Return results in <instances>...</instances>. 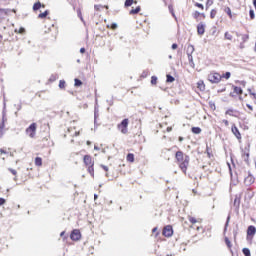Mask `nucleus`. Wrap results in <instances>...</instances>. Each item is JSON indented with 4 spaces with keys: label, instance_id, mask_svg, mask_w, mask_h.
<instances>
[{
    "label": "nucleus",
    "instance_id": "12",
    "mask_svg": "<svg viewBox=\"0 0 256 256\" xmlns=\"http://www.w3.org/2000/svg\"><path fill=\"white\" fill-rule=\"evenodd\" d=\"M244 183L245 185H247V187H249V185H253L255 183V177H253V175H248L244 179Z\"/></svg>",
    "mask_w": 256,
    "mask_h": 256
},
{
    "label": "nucleus",
    "instance_id": "2",
    "mask_svg": "<svg viewBox=\"0 0 256 256\" xmlns=\"http://www.w3.org/2000/svg\"><path fill=\"white\" fill-rule=\"evenodd\" d=\"M83 161L85 167H87L88 173L91 175V177H95V161H93V157H91V155H85Z\"/></svg>",
    "mask_w": 256,
    "mask_h": 256
},
{
    "label": "nucleus",
    "instance_id": "29",
    "mask_svg": "<svg viewBox=\"0 0 256 256\" xmlns=\"http://www.w3.org/2000/svg\"><path fill=\"white\" fill-rule=\"evenodd\" d=\"M47 15H49V10H46L43 13H40L38 15V19H45V18H47Z\"/></svg>",
    "mask_w": 256,
    "mask_h": 256
},
{
    "label": "nucleus",
    "instance_id": "52",
    "mask_svg": "<svg viewBox=\"0 0 256 256\" xmlns=\"http://www.w3.org/2000/svg\"><path fill=\"white\" fill-rule=\"evenodd\" d=\"M5 135V129L0 128V139Z\"/></svg>",
    "mask_w": 256,
    "mask_h": 256
},
{
    "label": "nucleus",
    "instance_id": "37",
    "mask_svg": "<svg viewBox=\"0 0 256 256\" xmlns=\"http://www.w3.org/2000/svg\"><path fill=\"white\" fill-rule=\"evenodd\" d=\"M224 37L228 41H232L233 40V35H231V33H229V32H225Z\"/></svg>",
    "mask_w": 256,
    "mask_h": 256
},
{
    "label": "nucleus",
    "instance_id": "9",
    "mask_svg": "<svg viewBox=\"0 0 256 256\" xmlns=\"http://www.w3.org/2000/svg\"><path fill=\"white\" fill-rule=\"evenodd\" d=\"M194 51H195V47H193V45L189 44L187 46L186 53L188 55V59H189L190 63H193V56L192 55H193Z\"/></svg>",
    "mask_w": 256,
    "mask_h": 256
},
{
    "label": "nucleus",
    "instance_id": "39",
    "mask_svg": "<svg viewBox=\"0 0 256 256\" xmlns=\"http://www.w3.org/2000/svg\"><path fill=\"white\" fill-rule=\"evenodd\" d=\"M224 241H225L228 249H231V247H233V245L231 244V240H229L228 237H225Z\"/></svg>",
    "mask_w": 256,
    "mask_h": 256
},
{
    "label": "nucleus",
    "instance_id": "7",
    "mask_svg": "<svg viewBox=\"0 0 256 256\" xmlns=\"http://www.w3.org/2000/svg\"><path fill=\"white\" fill-rule=\"evenodd\" d=\"M164 237H173V226L167 225L163 229Z\"/></svg>",
    "mask_w": 256,
    "mask_h": 256
},
{
    "label": "nucleus",
    "instance_id": "63",
    "mask_svg": "<svg viewBox=\"0 0 256 256\" xmlns=\"http://www.w3.org/2000/svg\"><path fill=\"white\" fill-rule=\"evenodd\" d=\"M80 53H82V54L85 53V48H81Z\"/></svg>",
    "mask_w": 256,
    "mask_h": 256
},
{
    "label": "nucleus",
    "instance_id": "16",
    "mask_svg": "<svg viewBox=\"0 0 256 256\" xmlns=\"http://www.w3.org/2000/svg\"><path fill=\"white\" fill-rule=\"evenodd\" d=\"M242 159L249 165V150H242Z\"/></svg>",
    "mask_w": 256,
    "mask_h": 256
},
{
    "label": "nucleus",
    "instance_id": "36",
    "mask_svg": "<svg viewBox=\"0 0 256 256\" xmlns=\"http://www.w3.org/2000/svg\"><path fill=\"white\" fill-rule=\"evenodd\" d=\"M74 85L75 87H81V85H83V82L79 80V78H75Z\"/></svg>",
    "mask_w": 256,
    "mask_h": 256
},
{
    "label": "nucleus",
    "instance_id": "14",
    "mask_svg": "<svg viewBox=\"0 0 256 256\" xmlns=\"http://www.w3.org/2000/svg\"><path fill=\"white\" fill-rule=\"evenodd\" d=\"M192 17L195 19V21H199V17H201L202 19H205V13H201L199 11H195L193 14H192Z\"/></svg>",
    "mask_w": 256,
    "mask_h": 256
},
{
    "label": "nucleus",
    "instance_id": "61",
    "mask_svg": "<svg viewBox=\"0 0 256 256\" xmlns=\"http://www.w3.org/2000/svg\"><path fill=\"white\" fill-rule=\"evenodd\" d=\"M250 95H252L254 97V99H256V94L255 92H250Z\"/></svg>",
    "mask_w": 256,
    "mask_h": 256
},
{
    "label": "nucleus",
    "instance_id": "44",
    "mask_svg": "<svg viewBox=\"0 0 256 256\" xmlns=\"http://www.w3.org/2000/svg\"><path fill=\"white\" fill-rule=\"evenodd\" d=\"M195 7H198V9H201L203 11V9H205V7L203 6V4L199 3V2H196L195 4Z\"/></svg>",
    "mask_w": 256,
    "mask_h": 256
},
{
    "label": "nucleus",
    "instance_id": "60",
    "mask_svg": "<svg viewBox=\"0 0 256 256\" xmlns=\"http://www.w3.org/2000/svg\"><path fill=\"white\" fill-rule=\"evenodd\" d=\"M177 47H179L176 43L172 44V49L175 50L177 49Z\"/></svg>",
    "mask_w": 256,
    "mask_h": 256
},
{
    "label": "nucleus",
    "instance_id": "8",
    "mask_svg": "<svg viewBox=\"0 0 256 256\" xmlns=\"http://www.w3.org/2000/svg\"><path fill=\"white\" fill-rule=\"evenodd\" d=\"M70 239H72V241H79V239H81V231L74 229L70 234Z\"/></svg>",
    "mask_w": 256,
    "mask_h": 256
},
{
    "label": "nucleus",
    "instance_id": "19",
    "mask_svg": "<svg viewBox=\"0 0 256 256\" xmlns=\"http://www.w3.org/2000/svg\"><path fill=\"white\" fill-rule=\"evenodd\" d=\"M94 9L95 11L99 12V11H103V9H109L108 5H101V4H96L94 5Z\"/></svg>",
    "mask_w": 256,
    "mask_h": 256
},
{
    "label": "nucleus",
    "instance_id": "17",
    "mask_svg": "<svg viewBox=\"0 0 256 256\" xmlns=\"http://www.w3.org/2000/svg\"><path fill=\"white\" fill-rule=\"evenodd\" d=\"M45 9V4H41L40 1H37L36 3H34L33 5V11H39V9Z\"/></svg>",
    "mask_w": 256,
    "mask_h": 256
},
{
    "label": "nucleus",
    "instance_id": "42",
    "mask_svg": "<svg viewBox=\"0 0 256 256\" xmlns=\"http://www.w3.org/2000/svg\"><path fill=\"white\" fill-rule=\"evenodd\" d=\"M151 85H157V76L151 77Z\"/></svg>",
    "mask_w": 256,
    "mask_h": 256
},
{
    "label": "nucleus",
    "instance_id": "23",
    "mask_svg": "<svg viewBox=\"0 0 256 256\" xmlns=\"http://www.w3.org/2000/svg\"><path fill=\"white\" fill-rule=\"evenodd\" d=\"M141 12V6H137L135 9L130 10V15H137V13Z\"/></svg>",
    "mask_w": 256,
    "mask_h": 256
},
{
    "label": "nucleus",
    "instance_id": "24",
    "mask_svg": "<svg viewBox=\"0 0 256 256\" xmlns=\"http://www.w3.org/2000/svg\"><path fill=\"white\" fill-rule=\"evenodd\" d=\"M133 3L135 5H137V0H126L125 3H124V6L125 7H131V5H133Z\"/></svg>",
    "mask_w": 256,
    "mask_h": 256
},
{
    "label": "nucleus",
    "instance_id": "58",
    "mask_svg": "<svg viewBox=\"0 0 256 256\" xmlns=\"http://www.w3.org/2000/svg\"><path fill=\"white\" fill-rule=\"evenodd\" d=\"M78 17H80V19L83 20V15L81 14V10H78Z\"/></svg>",
    "mask_w": 256,
    "mask_h": 256
},
{
    "label": "nucleus",
    "instance_id": "21",
    "mask_svg": "<svg viewBox=\"0 0 256 256\" xmlns=\"http://www.w3.org/2000/svg\"><path fill=\"white\" fill-rule=\"evenodd\" d=\"M57 79H59V74L55 73V74H52L49 78V83H55V81H57Z\"/></svg>",
    "mask_w": 256,
    "mask_h": 256
},
{
    "label": "nucleus",
    "instance_id": "1",
    "mask_svg": "<svg viewBox=\"0 0 256 256\" xmlns=\"http://www.w3.org/2000/svg\"><path fill=\"white\" fill-rule=\"evenodd\" d=\"M176 160L179 162V168L183 173H187V167H189L190 158L188 155H184L183 151L176 152Z\"/></svg>",
    "mask_w": 256,
    "mask_h": 256
},
{
    "label": "nucleus",
    "instance_id": "57",
    "mask_svg": "<svg viewBox=\"0 0 256 256\" xmlns=\"http://www.w3.org/2000/svg\"><path fill=\"white\" fill-rule=\"evenodd\" d=\"M222 123H224V125L227 127L229 125V120H222Z\"/></svg>",
    "mask_w": 256,
    "mask_h": 256
},
{
    "label": "nucleus",
    "instance_id": "46",
    "mask_svg": "<svg viewBox=\"0 0 256 256\" xmlns=\"http://www.w3.org/2000/svg\"><path fill=\"white\" fill-rule=\"evenodd\" d=\"M8 171L12 173V175H14L15 177H17V170L13 169V168H8Z\"/></svg>",
    "mask_w": 256,
    "mask_h": 256
},
{
    "label": "nucleus",
    "instance_id": "43",
    "mask_svg": "<svg viewBox=\"0 0 256 256\" xmlns=\"http://www.w3.org/2000/svg\"><path fill=\"white\" fill-rule=\"evenodd\" d=\"M59 88L60 89H65V80H60L59 81Z\"/></svg>",
    "mask_w": 256,
    "mask_h": 256
},
{
    "label": "nucleus",
    "instance_id": "38",
    "mask_svg": "<svg viewBox=\"0 0 256 256\" xmlns=\"http://www.w3.org/2000/svg\"><path fill=\"white\" fill-rule=\"evenodd\" d=\"M221 79H231V72H226L221 75Z\"/></svg>",
    "mask_w": 256,
    "mask_h": 256
},
{
    "label": "nucleus",
    "instance_id": "48",
    "mask_svg": "<svg viewBox=\"0 0 256 256\" xmlns=\"http://www.w3.org/2000/svg\"><path fill=\"white\" fill-rule=\"evenodd\" d=\"M97 117H99V110H97V108H95V110H94V119H95V121H97Z\"/></svg>",
    "mask_w": 256,
    "mask_h": 256
},
{
    "label": "nucleus",
    "instance_id": "32",
    "mask_svg": "<svg viewBox=\"0 0 256 256\" xmlns=\"http://www.w3.org/2000/svg\"><path fill=\"white\" fill-rule=\"evenodd\" d=\"M107 29H111V31H115L117 29V23L107 24Z\"/></svg>",
    "mask_w": 256,
    "mask_h": 256
},
{
    "label": "nucleus",
    "instance_id": "20",
    "mask_svg": "<svg viewBox=\"0 0 256 256\" xmlns=\"http://www.w3.org/2000/svg\"><path fill=\"white\" fill-rule=\"evenodd\" d=\"M197 88L199 89V91H205V82H203V80L198 81Z\"/></svg>",
    "mask_w": 256,
    "mask_h": 256
},
{
    "label": "nucleus",
    "instance_id": "26",
    "mask_svg": "<svg viewBox=\"0 0 256 256\" xmlns=\"http://www.w3.org/2000/svg\"><path fill=\"white\" fill-rule=\"evenodd\" d=\"M14 32L17 33V34H19V35H25L26 30H25V28L20 27L19 29L16 28V29L14 30Z\"/></svg>",
    "mask_w": 256,
    "mask_h": 256
},
{
    "label": "nucleus",
    "instance_id": "55",
    "mask_svg": "<svg viewBox=\"0 0 256 256\" xmlns=\"http://www.w3.org/2000/svg\"><path fill=\"white\" fill-rule=\"evenodd\" d=\"M0 129H4L5 130V122H1Z\"/></svg>",
    "mask_w": 256,
    "mask_h": 256
},
{
    "label": "nucleus",
    "instance_id": "22",
    "mask_svg": "<svg viewBox=\"0 0 256 256\" xmlns=\"http://www.w3.org/2000/svg\"><path fill=\"white\" fill-rule=\"evenodd\" d=\"M126 159H127V161H129V163H134L135 162V155L133 153H129V154H127Z\"/></svg>",
    "mask_w": 256,
    "mask_h": 256
},
{
    "label": "nucleus",
    "instance_id": "54",
    "mask_svg": "<svg viewBox=\"0 0 256 256\" xmlns=\"http://www.w3.org/2000/svg\"><path fill=\"white\" fill-rule=\"evenodd\" d=\"M0 153H1L2 155H3V154H4V155H7V152H6L5 149H3V148L0 149Z\"/></svg>",
    "mask_w": 256,
    "mask_h": 256
},
{
    "label": "nucleus",
    "instance_id": "62",
    "mask_svg": "<svg viewBox=\"0 0 256 256\" xmlns=\"http://www.w3.org/2000/svg\"><path fill=\"white\" fill-rule=\"evenodd\" d=\"M234 238L237 237V230H233Z\"/></svg>",
    "mask_w": 256,
    "mask_h": 256
},
{
    "label": "nucleus",
    "instance_id": "56",
    "mask_svg": "<svg viewBox=\"0 0 256 256\" xmlns=\"http://www.w3.org/2000/svg\"><path fill=\"white\" fill-rule=\"evenodd\" d=\"M101 167L107 172L109 171V167H107L106 165H101Z\"/></svg>",
    "mask_w": 256,
    "mask_h": 256
},
{
    "label": "nucleus",
    "instance_id": "45",
    "mask_svg": "<svg viewBox=\"0 0 256 256\" xmlns=\"http://www.w3.org/2000/svg\"><path fill=\"white\" fill-rule=\"evenodd\" d=\"M215 0H207L206 2V8L208 9V7H211V5H213Z\"/></svg>",
    "mask_w": 256,
    "mask_h": 256
},
{
    "label": "nucleus",
    "instance_id": "25",
    "mask_svg": "<svg viewBox=\"0 0 256 256\" xmlns=\"http://www.w3.org/2000/svg\"><path fill=\"white\" fill-rule=\"evenodd\" d=\"M35 165H36V167H41V165H43V159L41 157H36Z\"/></svg>",
    "mask_w": 256,
    "mask_h": 256
},
{
    "label": "nucleus",
    "instance_id": "50",
    "mask_svg": "<svg viewBox=\"0 0 256 256\" xmlns=\"http://www.w3.org/2000/svg\"><path fill=\"white\" fill-rule=\"evenodd\" d=\"M236 83H239V85L245 87L247 85V82L246 81H236Z\"/></svg>",
    "mask_w": 256,
    "mask_h": 256
},
{
    "label": "nucleus",
    "instance_id": "30",
    "mask_svg": "<svg viewBox=\"0 0 256 256\" xmlns=\"http://www.w3.org/2000/svg\"><path fill=\"white\" fill-rule=\"evenodd\" d=\"M231 221V215H228L226 223L224 225V233H227V227H229V222Z\"/></svg>",
    "mask_w": 256,
    "mask_h": 256
},
{
    "label": "nucleus",
    "instance_id": "64",
    "mask_svg": "<svg viewBox=\"0 0 256 256\" xmlns=\"http://www.w3.org/2000/svg\"><path fill=\"white\" fill-rule=\"evenodd\" d=\"M229 95L230 97H235V92H231Z\"/></svg>",
    "mask_w": 256,
    "mask_h": 256
},
{
    "label": "nucleus",
    "instance_id": "33",
    "mask_svg": "<svg viewBox=\"0 0 256 256\" xmlns=\"http://www.w3.org/2000/svg\"><path fill=\"white\" fill-rule=\"evenodd\" d=\"M233 113H237V111L233 110V109H228L226 111V115H230V117H237V115L233 114Z\"/></svg>",
    "mask_w": 256,
    "mask_h": 256
},
{
    "label": "nucleus",
    "instance_id": "34",
    "mask_svg": "<svg viewBox=\"0 0 256 256\" xmlns=\"http://www.w3.org/2000/svg\"><path fill=\"white\" fill-rule=\"evenodd\" d=\"M149 75H150L149 70H144L140 77L141 79H146V77H149Z\"/></svg>",
    "mask_w": 256,
    "mask_h": 256
},
{
    "label": "nucleus",
    "instance_id": "53",
    "mask_svg": "<svg viewBox=\"0 0 256 256\" xmlns=\"http://www.w3.org/2000/svg\"><path fill=\"white\" fill-rule=\"evenodd\" d=\"M4 203H6L5 198H0V207H1Z\"/></svg>",
    "mask_w": 256,
    "mask_h": 256
},
{
    "label": "nucleus",
    "instance_id": "35",
    "mask_svg": "<svg viewBox=\"0 0 256 256\" xmlns=\"http://www.w3.org/2000/svg\"><path fill=\"white\" fill-rule=\"evenodd\" d=\"M242 253L245 256H251V250H249V248H243Z\"/></svg>",
    "mask_w": 256,
    "mask_h": 256
},
{
    "label": "nucleus",
    "instance_id": "3",
    "mask_svg": "<svg viewBox=\"0 0 256 256\" xmlns=\"http://www.w3.org/2000/svg\"><path fill=\"white\" fill-rule=\"evenodd\" d=\"M17 13L15 9L0 8V25H7L9 23V15Z\"/></svg>",
    "mask_w": 256,
    "mask_h": 256
},
{
    "label": "nucleus",
    "instance_id": "41",
    "mask_svg": "<svg viewBox=\"0 0 256 256\" xmlns=\"http://www.w3.org/2000/svg\"><path fill=\"white\" fill-rule=\"evenodd\" d=\"M206 153L209 159L213 157V153L211 152V148H209V146L206 147Z\"/></svg>",
    "mask_w": 256,
    "mask_h": 256
},
{
    "label": "nucleus",
    "instance_id": "15",
    "mask_svg": "<svg viewBox=\"0 0 256 256\" xmlns=\"http://www.w3.org/2000/svg\"><path fill=\"white\" fill-rule=\"evenodd\" d=\"M234 207L236 210H239V207L241 205V196L240 195H236L235 199H234Z\"/></svg>",
    "mask_w": 256,
    "mask_h": 256
},
{
    "label": "nucleus",
    "instance_id": "31",
    "mask_svg": "<svg viewBox=\"0 0 256 256\" xmlns=\"http://www.w3.org/2000/svg\"><path fill=\"white\" fill-rule=\"evenodd\" d=\"M224 11H225L226 14H228V17H229L230 19H233V13L231 12V8H230V7H226V8L224 9Z\"/></svg>",
    "mask_w": 256,
    "mask_h": 256
},
{
    "label": "nucleus",
    "instance_id": "13",
    "mask_svg": "<svg viewBox=\"0 0 256 256\" xmlns=\"http://www.w3.org/2000/svg\"><path fill=\"white\" fill-rule=\"evenodd\" d=\"M197 34L198 35H205V24H203V22H200L197 25Z\"/></svg>",
    "mask_w": 256,
    "mask_h": 256
},
{
    "label": "nucleus",
    "instance_id": "28",
    "mask_svg": "<svg viewBox=\"0 0 256 256\" xmlns=\"http://www.w3.org/2000/svg\"><path fill=\"white\" fill-rule=\"evenodd\" d=\"M191 131H192V133H194V135H199L201 133V128L200 127H192Z\"/></svg>",
    "mask_w": 256,
    "mask_h": 256
},
{
    "label": "nucleus",
    "instance_id": "27",
    "mask_svg": "<svg viewBox=\"0 0 256 256\" xmlns=\"http://www.w3.org/2000/svg\"><path fill=\"white\" fill-rule=\"evenodd\" d=\"M175 81V77H173L171 74L166 75V83H173Z\"/></svg>",
    "mask_w": 256,
    "mask_h": 256
},
{
    "label": "nucleus",
    "instance_id": "11",
    "mask_svg": "<svg viewBox=\"0 0 256 256\" xmlns=\"http://www.w3.org/2000/svg\"><path fill=\"white\" fill-rule=\"evenodd\" d=\"M232 133L235 135L236 139L238 141H241V132H239V128L235 124L232 125Z\"/></svg>",
    "mask_w": 256,
    "mask_h": 256
},
{
    "label": "nucleus",
    "instance_id": "18",
    "mask_svg": "<svg viewBox=\"0 0 256 256\" xmlns=\"http://www.w3.org/2000/svg\"><path fill=\"white\" fill-rule=\"evenodd\" d=\"M232 89L236 95H243V88L232 85Z\"/></svg>",
    "mask_w": 256,
    "mask_h": 256
},
{
    "label": "nucleus",
    "instance_id": "51",
    "mask_svg": "<svg viewBox=\"0 0 256 256\" xmlns=\"http://www.w3.org/2000/svg\"><path fill=\"white\" fill-rule=\"evenodd\" d=\"M6 121H7V116L5 115V112H3L2 123H5Z\"/></svg>",
    "mask_w": 256,
    "mask_h": 256
},
{
    "label": "nucleus",
    "instance_id": "10",
    "mask_svg": "<svg viewBox=\"0 0 256 256\" xmlns=\"http://www.w3.org/2000/svg\"><path fill=\"white\" fill-rule=\"evenodd\" d=\"M256 234V227L253 225L248 226L247 228V239H249L251 237V239H253V237H255Z\"/></svg>",
    "mask_w": 256,
    "mask_h": 256
},
{
    "label": "nucleus",
    "instance_id": "6",
    "mask_svg": "<svg viewBox=\"0 0 256 256\" xmlns=\"http://www.w3.org/2000/svg\"><path fill=\"white\" fill-rule=\"evenodd\" d=\"M26 133L27 135H29V137L31 139H33L37 133V123H32L27 129H26Z\"/></svg>",
    "mask_w": 256,
    "mask_h": 256
},
{
    "label": "nucleus",
    "instance_id": "47",
    "mask_svg": "<svg viewBox=\"0 0 256 256\" xmlns=\"http://www.w3.org/2000/svg\"><path fill=\"white\" fill-rule=\"evenodd\" d=\"M189 221L190 223H192V225H195V223H197V219L195 217H189Z\"/></svg>",
    "mask_w": 256,
    "mask_h": 256
},
{
    "label": "nucleus",
    "instance_id": "59",
    "mask_svg": "<svg viewBox=\"0 0 256 256\" xmlns=\"http://www.w3.org/2000/svg\"><path fill=\"white\" fill-rule=\"evenodd\" d=\"M246 107H248L250 111H253V106H251L250 104H246Z\"/></svg>",
    "mask_w": 256,
    "mask_h": 256
},
{
    "label": "nucleus",
    "instance_id": "4",
    "mask_svg": "<svg viewBox=\"0 0 256 256\" xmlns=\"http://www.w3.org/2000/svg\"><path fill=\"white\" fill-rule=\"evenodd\" d=\"M129 119L125 118L121 121L120 124L117 125L118 131L122 133L123 135H127L129 133Z\"/></svg>",
    "mask_w": 256,
    "mask_h": 256
},
{
    "label": "nucleus",
    "instance_id": "5",
    "mask_svg": "<svg viewBox=\"0 0 256 256\" xmlns=\"http://www.w3.org/2000/svg\"><path fill=\"white\" fill-rule=\"evenodd\" d=\"M208 81L210 83H220L221 82V74L217 72H212L208 75Z\"/></svg>",
    "mask_w": 256,
    "mask_h": 256
},
{
    "label": "nucleus",
    "instance_id": "49",
    "mask_svg": "<svg viewBox=\"0 0 256 256\" xmlns=\"http://www.w3.org/2000/svg\"><path fill=\"white\" fill-rule=\"evenodd\" d=\"M249 14H250V19H255V11L250 10Z\"/></svg>",
    "mask_w": 256,
    "mask_h": 256
},
{
    "label": "nucleus",
    "instance_id": "40",
    "mask_svg": "<svg viewBox=\"0 0 256 256\" xmlns=\"http://www.w3.org/2000/svg\"><path fill=\"white\" fill-rule=\"evenodd\" d=\"M215 17H217V10L212 9L210 12V18L215 19Z\"/></svg>",
    "mask_w": 256,
    "mask_h": 256
}]
</instances>
